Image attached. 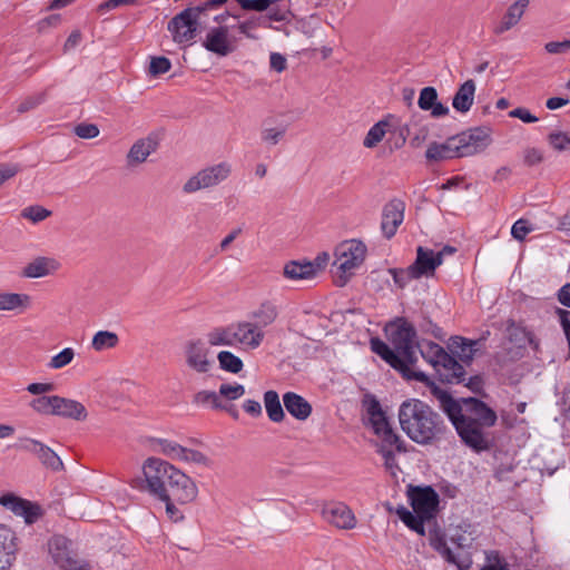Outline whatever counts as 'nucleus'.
I'll return each mask as SVG.
<instances>
[{"label":"nucleus","mask_w":570,"mask_h":570,"mask_svg":"<svg viewBox=\"0 0 570 570\" xmlns=\"http://www.w3.org/2000/svg\"><path fill=\"white\" fill-rule=\"evenodd\" d=\"M416 351L432 365L440 382L456 385L464 382L465 368L440 344L422 340Z\"/></svg>","instance_id":"39448f33"},{"label":"nucleus","mask_w":570,"mask_h":570,"mask_svg":"<svg viewBox=\"0 0 570 570\" xmlns=\"http://www.w3.org/2000/svg\"><path fill=\"white\" fill-rule=\"evenodd\" d=\"M20 170H21V167L18 164H9V163L0 164V187L6 181L13 178Z\"/></svg>","instance_id":"e2e57ef3"},{"label":"nucleus","mask_w":570,"mask_h":570,"mask_svg":"<svg viewBox=\"0 0 570 570\" xmlns=\"http://www.w3.org/2000/svg\"><path fill=\"white\" fill-rule=\"evenodd\" d=\"M0 504L16 515L22 517L27 524L35 523L42 514V509L38 503L19 498L13 493H7L0 497Z\"/></svg>","instance_id":"2eb2a0df"},{"label":"nucleus","mask_w":570,"mask_h":570,"mask_svg":"<svg viewBox=\"0 0 570 570\" xmlns=\"http://www.w3.org/2000/svg\"><path fill=\"white\" fill-rule=\"evenodd\" d=\"M53 415L75 421H85L88 416V412L82 403L76 400L55 395Z\"/></svg>","instance_id":"a878e982"},{"label":"nucleus","mask_w":570,"mask_h":570,"mask_svg":"<svg viewBox=\"0 0 570 570\" xmlns=\"http://www.w3.org/2000/svg\"><path fill=\"white\" fill-rule=\"evenodd\" d=\"M30 406L36 412L43 415H53L55 413V395L47 396L41 395L39 397L33 399L30 402Z\"/></svg>","instance_id":"37998d69"},{"label":"nucleus","mask_w":570,"mask_h":570,"mask_svg":"<svg viewBox=\"0 0 570 570\" xmlns=\"http://www.w3.org/2000/svg\"><path fill=\"white\" fill-rule=\"evenodd\" d=\"M157 443L159 445L160 452L173 460H179L185 448L167 439H158Z\"/></svg>","instance_id":"de8ad7c7"},{"label":"nucleus","mask_w":570,"mask_h":570,"mask_svg":"<svg viewBox=\"0 0 570 570\" xmlns=\"http://www.w3.org/2000/svg\"><path fill=\"white\" fill-rule=\"evenodd\" d=\"M395 449V444H387L385 442L380 443L377 453L382 455L384 459V465L387 470H393L397 468L395 453L393 451Z\"/></svg>","instance_id":"3c124183"},{"label":"nucleus","mask_w":570,"mask_h":570,"mask_svg":"<svg viewBox=\"0 0 570 570\" xmlns=\"http://www.w3.org/2000/svg\"><path fill=\"white\" fill-rule=\"evenodd\" d=\"M286 134V126H279L274 128H263L261 131V139L267 146L277 145Z\"/></svg>","instance_id":"c03bdc74"},{"label":"nucleus","mask_w":570,"mask_h":570,"mask_svg":"<svg viewBox=\"0 0 570 570\" xmlns=\"http://www.w3.org/2000/svg\"><path fill=\"white\" fill-rule=\"evenodd\" d=\"M429 543L448 563L453 564L458 570H469L472 559L469 554H455L446 544L445 535L439 528L429 532Z\"/></svg>","instance_id":"4468645a"},{"label":"nucleus","mask_w":570,"mask_h":570,"mask_svg":"<svg viewBox=\"0 0 570 570\" xmlns=\"http://www.w3.org/2000/svg\"><path fill=\"white\" fill-rule=\"evenodd\" d=\"M478 345H480L479 340H470L460 335H453L449 340L448 348L450 350V354L464 366L472 363L478 351Z\"/></svg>","instance_id":"6ab92c4d"},{"label":"nucleus","mask_w":570,"mask_h":570,"mask_svg":"<svg viewBox=\"0 0 570 570\" xmlns=\"http://www.w3.org/2000/svg\"><path fill=\"white\" fill-rule=\"evenodd\" d=\"M59 268V263L51 257L38 256L28 263L21 275L27 278H40L55 273Z\"/></svg>","instance_id":"c85d7f7f"},{"label":"nucleus","mask_w":570,"mask_h":570,"mask_svg":"<svg viewBox=\"0 0 570 570\" xmlns=\"http://www.w3.org/2000/svg\"><path fill=\"white\" fill-rule=\"evenodd\" d=\"M389 273L392 275L394 283L400 288H404L412 279H419L410 272V266L407 268H390Z\"/></svg>","instance_id":"603ef678"},{"label":"nucleus","mask_w":570,"mask_h":570,"mask_svg":"<svg viewBox=\"0 0 570 570\" xmlns=\"http://www.w3.org/2000/svg\"><path fill=\"white\" fill-rule=\"evenodd\" d=\"M75 357V351L71 347H66L62 351H60L58 354L51 357L49 362V367L51 368H62Z\"/></svg>","instance_id":"8fccbe9b"},{"label":"nucleus","mask_w":570,"mask_h":570,"mask_svg":"<svg viewBox=\"0 0 570 570\" xmlns=\"http://www.w3.org/2000/svg\"><path fill=\"white\" fill-rule=\"evenodd\" d=\"M316 275V267L312 262L292 261L284 266V276L292 281L311 279Z\"/></svg>","instance_id":"f704fd0d"},{"label":"nucleus","mask_w":570,"mask_h":570,"mask_svg":"<svg viewBox=\"0 0 570 570\" xmlns=\"http://www.w3.org/2000/svg\"><path fill=\"white\" fill-rule=\"evenodd\" d=\"M168 485L169 494L176 502L185 504L194 501L198 494L196 483L187 474L176 469Z\"/></svg>","instance_id":"dca6fc26"},{"label":"nucleus","mask_w":570,"mask_h":570,"mask_svg":"<svg viewBox=\"0 0 570 570\" xmlns=\"http://www.w3.org/2000/svg\"><path fill=\"white\" fill-rule=\"evenodd\" d=\"M370 344L371 350L405 380L431 386V394L466 448L476 453L491 450L493 435L490 430L498 421L497 412L492 407L474 396L455 399L449 391L430 383V377L424 372L405 366L402 357L380 337L371 338Z\"/></svg>","instance_id":"f257e3e1"},{"label":"nucleus","mask_w":570,"mask_h":570,"mask_svg":"<svg viewBox=\"0 0 570 570\" xmlns=\"http://www.w3.org/2000/svg\"><path fill=\"white\" fill-rule=\"evenodd\" d=\"M47 95L46 92H39L32 96L27 97L23 101L19 104L17 107V111L19 114L27 112L29 110L35 109L39 105L46 101Z\"/></svg>","instance_id":"5fc2aeb1"},{"label":"nucleus","mask_w":570,"mask_h":570,"mask_svg":"<svg viewBox=\"0 0 570 570\" xmlns=\"http://www.w3.org/2000/svg\"><path fill=\"white\" fill-rule=\"evenodd\" d=\"M176 468L158 458H148L142 465L144 478H135L130 485L140 492H147L156 500L168 499V485Z\"/></svg>","instance_id":"20e7f679"},{"label":"nucleus","mask_w":570,"mask_h":570,"mask_svg":"<svg viewBox=\"0 0 570 570\" xmlns=\"http://www.w3.org/2000/svg\"><path fill=\"white\" fill-rule=\"evenodd\" d=\"M30 296L22 293L0 292V312H16L29 307Z\"/></svg>","instance_id":"c9c22d12"},{"label":"nucleus","mask_w":570,"mask_h":570,"mask_svg":"<svg viewBox=\"0 0 570 570\" xmlns=\"http://www.w3.org/2000/svg\"><path fill=\"white\" fill-rule=\"evenodd\" d=\"M385 331L393 351L402 357L405 366L413 368L417 362L416 348L420 343L414 325L405 317H397L386 326Z\"/></svg>","instance_id":"423d86ee"},{"label":"nucleus","mask_w":570,"mask_h":570,"mask_svg":"<svg viewBox=\"0 0 570 570\" xmlns=\"http://www.w3.org/2000/svg\"><path fill=\"white\" fill-rule=\"evenodd\" d=\"M507 332L510 342L514 343L519 347H524L527 344L532 346L534 350L539 347V342L533 332L521 324H517L515 322L509 323Z\"/></svg>","instance_id":"473e14b6"},{"label":"nucleus","mask_w":570,"mask_h":570,"mask_svg":"<svg viewBox=\"0 0 570 570\" xmlns=\"http://www.w3.org/2000/svg\"><path fill=\"white\" fill-rule=\"evenodd\" d=\"M176 18L177 14L168 22L167 26L168 31L173 36V40L178 45L191 42L197 36L199 27L202 26V13L195 12V16L190 17V20L194 22V26H190V29H195V31H193L191 37L187 36V23L185 24L178 22L176 26H173V22L175 21Z\"/></svg>","instance_id":"7c9ffc66"},{"label":"nucleus","mask_w":570,"mask_h":570,"mask_svg":"<svg viewBox=\"0 0 570 570\" xmlns=\"http://www.w3.org/2000/svg\"><path fill=\"white\" fill-rule=\"evenodd\" d=\"M170 68L171 62L168 58L164 56L151 57L148 71L153 77H158L169 71Z\"/></svg>","instance_id":"09e8293b"},{"label":"nucleus","mask_w":570,"mask_h":570,"mask_svg":"<svg viewBox=\"0 0 570 570\" xmlns=\"http://www.w3.org/2000/svg\"><path fill=\"white\" fill-rule=\"evenodd\" d=\"M51 214L50 210L43 208L42 206H29L22 210V216L32 220L33 223L41 222L49 217Z\"/></svg>","instance_id":"4d7b16f0"},{"label":"nucleus","mask_w":570,"mask_h":570,"mask_svg":"<svg viewBox=\"0 0 570 570\" xmlns=\"http://www.w3.org/2000/svg\"><path fill=\"white\" fill-rule=\"evenodd\" d=\"M407 498L414 513L422 517L424 522L435 519L439 510L440 497L431 487H409Z\"/></svg>","instance_id":"9b49d317"},{"label":"nucleus","mask_w":570,"mask_h":570,"mask_svg":"<svg viewBox=\"0 0 570 570\" xmlns=\"http://www.w3.org/2000/svg\"><path fill=\"white\" fill-rule=\"evenodd\" d=\"M186 365L199 374L208 373L214 366L212 351L202 338L189 340L184 345Z\"/></svg>","instance_id":"f8f14e48"},{"label":"nucleus","mask_w":570,"mask_h":570,"mask_svg":"<svg viewBox=\"0 0 570 570\" xmlns=\"http://www.w3.org/2000/svg\"><path fill=\"white\" fill-rule=\"evenodd\" d=\"M363 406L365 409L364 424L372 429L373 433L381 440L380 443L395 444V451L405 452V442L391 426L379 400L374 395H367L363 400Z\"/></svg>","instance_id":"0eeeda50"},{"label":"nucleus","mask_w":570,"mask_h":570,"mask_svg":"<svg viewBox=\"0 0 570 570\" xmlns=\"http://www.w3.org/2000/svg\"><path fill=\"white\" fill-rule=\"evenodd\" d=\"M275 0H239L245 10L265 11Z\"/></svg>","instance_id":"69168bd1"},{"label":"nucleus","mask_w":570,"mask_h":570,"mask_svg":"<svg viewBox=\"0 0 570 570\" xmlns=\"http://www.w3.org/2000/svg\"><path fill=\"white\" fill-rule=\"evenodd\" d=\"M462 384L474 394L483 393L484 382L481 375H472L469 377L465 376L464 382Z\"/></svg>","instance_id":"338daca9"},{"label":"nucleus","mask_w":570,"mask_h":570,"mask_svg":"<svg viewBox=\"0 0 570 570\" xmlns=\"http://www.w3.org/2000/svg\"><path fill=\"white\" fill-rule=\"evenodd\" d=\"M208 344L212 346H235L233 324L216 327L209 332Z\"/></svg>","instance_id":"4c0bfd02"},{"label":"nucleus","mask_w":570,"mask_h":570,"mask_svg":"<svg viewBox=\"0 0 570 570\" xmlns=\"http://www.w3.org/2000/svg\"><path fill=\"white\" fill-rule=\"evenodd\" d=\"M203 46L206 50L225 57L233 51L232 46L228 42V29L227 27H216L209 30L206 36Z\"/></svg>","instance_id":"393cba45"},{"label":"nucleus","mask_w":570,"mask_h":570,"mask_svg":"<svg viewBox=\"0 0 570 570\" xmlns=\"http://www.w3.org/2000/svg\"><path fill=\"white\" fill-rule=\"evenodd\" d=\"M532 232V227L529 225L528 220L525 219H518L511 228V235L517 240H523L525 236Z\"/></svg>","instance_id":"680f3d73"},{"label":"nucleus","mask_w":570,"mask_h":570,"mask_svg":"<svg viewBox=\"0 0 570 570\" xmlns=\"http://www.w3.org/2000/svg\"><path fill=\"white\" fill-rule=\"evenodd\" d=\"M119 342V337L116 333L109 331H99L94 337L91 345L96 351H104L115 347Z\"/></svg>","instance_id":"ea45409f"},{"label":"nucleus","mask_w":570,"mask_h":570,"mask_svg":"<svg viewBox=\"0 0 570 570\" xmlns=\"http://www.w3.org/2000/svg\"><path fill=\"white\" fill-rule=\"evenodd\" d=\"M232 173V166L226 163H219L206 167L191 176L183 186L185 194H193L200 189L215 187L226 180Z\"/></svg>","instance_id":"9d476101"},{"label":"nucleus","mask_w":570,"mask_h":570,"mask_svg":"<svg viewBox=\"0 0 570 570\" xmlns=\"http://www.w3.org/2000/svg\"><path fill=\"white\" fill-rule=\"evenodd\" d=\"M159 146L156 135L150 134L145 138L138 139L127 154V163L129 166L142 164L147 158L157 150Z\"/></svg>","instance_id":"4be33fe9"},{"label":"nucleus","mask_w":570,"mask_h":570,"mask_svg":"<svg viewBox=\"0 0 570 570\" xmlns=\"http://www.w3.org/2000/svg\"><path fill=\"white\" fill-rule=\"evenodd\" d=\"M400 520L412 531L420 535H425V522L422 520V517L414 513V511L407 510L403 515H401Z\"/></svg>","instance_id":"a18cd8bd"},{"label":"nucleus","mask_w":570,"mask_h":570,"mask_svg":"<svg viewBox=\"0 0 570 570\" xmlns=\"http://www.w3.org/2000/svg\"><path fill=\"white\" fill-rule=\"evenodd\" d=\"M554 313L558 316L560 326L566 336V340L568 343V348H569V357H570V311L561 308V307H556Z\"/></svg>","instance_id":"13d9d810"},{"label":"nucleus","mask_w":570,"mask_h":570,"mask_svg":"<svg viewBox=\"0 0 570 570\" xmlns=\"http://www.w3.org/2000/svg\"><path fill=\"white\" fill-rule=\"evenodd\" d=\"M441 264V254H435L432 249L419 246L416 258L410 265V272L413 273L414 277L421 278L422 276L433 275Z\"/></svg>","instance_id":"a211bd4d"},{"label":"nucleus","mask_w":570,"mask_h":570,"mask_svg":"<svg viewBox=\"0 0 570 570\" xmlns=\"http://www.w3.org/2000/svg\"><path fill=\"white\" fill-rule=\"evenodd\" d=\"M387 126L389 122L386 120H380L376 124H374L367 131L363 140V145L366 148L375 147L385 136Z\"/></svg>","instance_id":"a19ab883"},{"label":"nucleus","mask_w":570,"mask_h":570,"mask_svg":"<svg viewBox=\"0 0 570 570\" xmlns=\"http://www.w3.org/2000/svg\"><path fill=\"white\" fill-rule=\"evenodd\" d=\"M530 0H517L513 2L507 10L502 20L494 28L495 35H502L513 28L522 18L527 7L529 6Z\"/></svg>","instance_id":"c756f323"},{"label":"nucleus","mask_w":570,"mask_h":570,"mask_svg":"<svg viewBox=\"0 0 570 570\" xmlns=\"http://www.w3.org/2000/svg\"><path fill=\"white\" fill-rule=\"evenodd\" d=\"M217 360L219 363V367L225 372L238 374L239 372L243 371V361L240 360V357H238L237 355L229 351H220L217 354Z\"/></svg>","instance_id":"58836bf2"},{"label":"nucleus","mask_w":570,"mask_h":570,"mask_svg":"<svg viewBox=\"0 0 570 570\" xmlns=\"http://www.w3.org/2000/svg\"><path fill=\"white\" fill-rule=\"evenodd\" d=\"M283 403L286 411L298 421H306L313 411L312 404L295 392L284 393Z\"/></svg>","instance_id":"cd10ccee"},{"label":"nucleus","mask_w":570,"mask_h":570,"mask_svg":"<svg viewBox=\"0 0 570 570\" xmlns=\"http://www.w3.org/2000/svg\"><path fill=\"white\" fill-rule=\"evenodd\" d=\"M324 518L338 529L350 530L356 524L352 510L344 503L328 504L323 509Z\"/></svg>","instance_id":"412c9836"},{"label":"nucleus","mask_w":570,"mask_h":570,"mask_svg":"<svg viewBox=\"0 0 570 570\" xmlns=\"http://www.w3.org/2000/svg\"><path fill=\"white\" fill-rule=\"evenodd\" d=\"M245 386L238 383L235 384H222L219 386V395L224 396L229 401H235L245 394Z\"/></svg>","instance_id":"864d4df0"},{"label":"nucleus","mask_w":570,"mask_h":570,"mask_svg":"<svg viewBox=\"0 0 570 570\" xmlns=\"http://www.w3.org/2000/svg\"><path fill=\"white\" fill-rule=\"evenodd\" d=\"M475 89V82L472 79L464 81L458 88L452 99V106L458 112L465 114L471 109Z\"/></svg>","instance_id":"2f4dec72"},{"label":"nucleus","mask_w":570,"mask_h":570,"mask_svg":"<svg viewBox=\"0 0 570 570\" xmlns=\"http://www.w3.org/2000/svg\"><path fill=\"white\" fill-rule=\"evenodd\" d=\"M544 49L551 55L566 53L570 49V39L547 42Z\"/></svg>","instance_id":"774afa93"},{"label":"nucleus","mask_w":570,"mask_h":570,"mask_svg":"<svg viewBox=\"0 0 570 570\" xmlns=\"http://www.w3.org/2000/svg\"><path fill=\"white\" fill-rule=\"evenodd\" d=\"M193 402L198 405H210L213 409H225V405L219 401V396L214 391H199L194 395Z\"/></svg>","instance_id":"79ce46f5"},{"label":"nucleus","mask_w":570,"mask_h":570,"mask_svg":"<svg viewBox=\"0 0 570 570\" xmlns=\"http://www.w3.org/2000/svg\"><path fill=\"white\" fill-rule=\"evenodd\" d=\"M400 520L412 531L420 535H425V522L422 520V517L414 513V511L407 510L403 515H401Z\"/></svg>","instance_id":"49530a36"},{"label":"nucleus","mask_w":570,"mask_h":570,"mask_svg":"<svg viewBox=\"0 0 570 570\" xmlns=\"http://www.w3.org/2000/svg\"><path fill=\"white\" fill-rule=\"evenodd\" d=\"M17 449L35 454L41 464L52 471H60L63 469V463L60 456L45 443L30 439L20 438Z\"/></svg>","instance_id":"ddd939ff"},{"label":"nucleus","mask_w":570,"mask_h":570,"mask_svg":"<svg viewBox=\"0 0 570 570\" xmlns=\"http://www.w3.org/2000/svg\"><path fill=\"white\" fill-rule=\"evenodd\" d=\"M233 327L235 346L239 344L250 350H255L264 341V331L256 328L252 322L233 323Z\"/></svg>","instance_id":"aec40b11"},{"label":"nucleus","mask_w":570,"mask_h":570,"mask_svg":"<svg viewBox=\"0 0 570 570\" xmlns=\"http://www.w3.org/2000/svg\"><path fill=\"white\" fill-rule=\"evenodd\" d=\"M179 461L202 464V465H208L209 459L200 451L193 450L188 448H184V451L181 452V456Z\"/></svg>","instance_id":"6e6d98bb"},{"label":"nucleus","mask_w":570,"mask_h":570,"mask_svg":"<svg viewBox=\"0 0 570 570\" xmlns=\"http://www.w3.org/2000/svg\"><path fill=\"white\" fill-rule=\"evenodd\" d=\"M278 316L277 306L269 302H263L259 307L250 313L252 324L263 331L264 327L273 324Z\"/></svg>","instance_id":"72a5a7b5"},{"label":"nucleus","mask_w":570,"mask_h":570,"mask_svg":"<svg viewBox=\"0 0 570 570\" xmlns=\"http://www.w3.org/2000/svg\"><path fill=\"white\" fill-rule=\"evenodd\" d=\"M366 255V246L357 239L344 240L335 249L334 265L337 266L340 275L335 278V284L340 287L346 285L350 278L355 274L357 267L362 265Z\"/></svg>","instance_id":"6e6552de"},{"label":"nucleus","mask_w":570,"mask_h":570,"mask_svg":"<svg viewBox=\"0 0 570 570\" xmlns=\"http://www.w3.org/2000/svg\"><path fill=\"white\" fill-rule=\"evenodd\" d=\"M263 401L268 419L274 423H281L285 419V412L278 393L274 390H268L264 393Z\"/></svg>","instance_id":"e433bc0d"},{"label":"nucleus","mask_w":570,"mask_h":570,"mask_svg":"<svg viewBox=\"0 0 570 570\" xmlns=\"http://www.w3.org/2000/svg\"><path fill=\"white\" fill-rule=\"evenodd\" d=\"M548 141L558 151H562L567 148L568 145H570V137L561 131L558 132H551L548 136Z\"/></svg>","instance_id":"052dcab7"},{"label":"nucleus","mask_w":570,"mask_h":570,"mask_svg":"<svg viewBox=\"0 0 570 570\" xmlns=\"http://www.w3.org/2000/svg\"><path fill=\"white\" fill-rule=\"evenodd\" d=\"M49 553L60 570H92L90 562L80 558L73 542L62 534L53 535L49 542Z\"/></svg>","instance_id":"1a4fd4ad"},{"label":"nucleus","mask_w":570,"mask_h":570,"mask_svg":"<svg viewBox=\"0 0 570 570\" xmlns=\"http://www.w3.org/2000/svg\"><path fill=\"white\" fill-rule=\"evenodd\" d=\"M405 204L400 199H392L383 207L381 229L385 238L391 239L404 219Z\"/></svg>","instance_id":"f3484780"},{"label":"nucleus","mask_w":570,"mask_h":570,"mask_svg":"<svg viewBox=\"0 0 570 570\" xmlns=\"http://www.w3.org/2000/svg\"><path fill=\"white\" fill-rule=\"evenodd\" d=\"M399 421L409 439L420 445H438L452 435L443 416L419 399L402 402Z\"/></svg>","instance_id":"f03ea898"},{"label":"nucleus","mask_w":570,"mask_h":570,"mask_svg":"<svg viewBox=\"0 0 570 570\" xmlns=\"http://www.w3.org/2000/svg\"><path fill=\"white\" fill-rule=\"evenodd\" d=\"M73 132L79 138L92 139V138H96L99 135V128L95 124L81 122V124H78L75 127Z\"/></svg>","instance_id":"bf43d9fd"},{"label":"nucleus","mask_w":570,"mask_h":570,"mask_svg":"<svg viewBox=\"0 0 570 570\" xmlns=\"http://www.w3.org/2000/svg\"><path fill=\"white\" fill-rule=\"evenodd\" d=\"M439 95L434 87H424L420 91L417 106L423 111H430L432 118H441L449 115L448 106L439 101Z\"/></svg>","instance_id":"b1692460"},{"label":"nucleus","mask_w":570,"mask_h":570,"mask_svg":"<svg viewBox=\"0 0 570 570\" xmlns=\"http://www.w3.org/2000/svg\"><path fill=\"white\" fill-rule=\"evenodd\" d=\"M0 570H9L16 560L17 535L4 524H0Z\"/></svg>","instance_id":"5701e85b"},{"label":"nucleus","mask_w":570,"mask_h":570,"mask_svg":"<svg viewBox=\"0 0 570 570\" xmlns=\"http://www.w3.org/2000/svg\"><path fill=\"white\" fill-rule=\"evenodd\" d=\"M166 505V514L173 522H179L184 519L183 512L175 505V500L168 493V499L160 500Z\"/></svg>","instance_id":"0e129e2a"},{"label":"nucleus","mask_w":570,"mask_h":570,"mask_svg":"<svg viewBox=\"0 0 570 570\" xmlns=\"http://www.w3.org/2000/svg\"><path fill=\"white\" fill-rule=\"evenodd\" d=\"M489 127H474L449 137L444 142L433 141L425 151L429 161H442L453 158L470 157L482 153L491 144Z\"/></svg>","instance_id":"7ed1b4c3"},{"label":"nucleus","mask_w":570,"mask_h":570,"mask_svg":"<svg viewBox=\"0 0 570 570\" xmlns=\"http://www.w3.org/2000/svg\"><path fill=\"white\" fill-rule=\"evenodd\" d=\"M227 1L228 0H204L199 2L197 6L188 7L177 14V18L173 22V26H176L178 22L189 24L187 26V36L191 37L193 31H195V29H190V26H194V22L190 20V17L195 16V12L202 13L205 11H216L220 9ZM236 1L239 3V0Z\"/></svg>","instance_id":"bb28decb"}]
</instances>
